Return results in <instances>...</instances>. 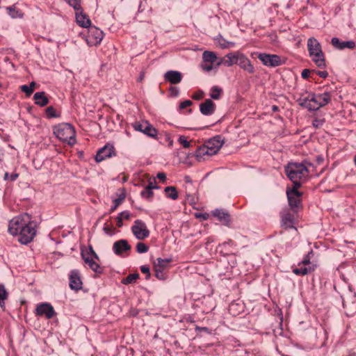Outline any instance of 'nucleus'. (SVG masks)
<instances>
[{
    "label": "nucleus",
    "instance_id": "obj_1",
    "mask_svg": "<svg viewBox=\"0 0 356 356\" xmlns=\"http://www.w3.org/2000/svg\"><path fill=\"white\" fill-rule=\"evenodd\" d=\"M36 224L31 220L30 215H23L13 218L8 225V232L13 236H19L18 241L26 245L33 239L36 234Z\"/></svg>",
    "mask_w": 356,
    "mask_h": 356
},
{
    "label": "nucleus",
    "instance_id": "obj_2",
    "mask_svg": "<svg viewBox=\"0 0 356 356\" xmlns=\"http://www.w3.org/2000/svg\"><path fill=\"white\" fill-rule=\"evenodd\" d=\"M312 164L307 161L302 163H289L285 167V172L288 178L293 182L296 187H300L302 181L309 177V166Z\"/></svg>",
    "mask_w": 356,
    "mask_h": 356
},
{
    "label": "nucleus",
    "instance_id": "obj_3",
    "mask_svg": "<svg viewBox=\"0 0 356 356\" xmlns=\"http://www.w3.org/2000/svg\"><path fill=\"white\" fill-rule=\"evenodd\" d=\"M223 145L220 136L213 137L209 140L207 143L199 147L195 151V156L197 161H201L204 159V156H212L216 154Z\"/></svg>",
    "mask_w": 356,
    "mask_h": 356
},
{
    "label": "nucleus",
    "instance_id": "obj_4",
    "mask_svg": "<svg viewBox=\"0 0 356 356\" xmlns=\"http://www.w3.org/2000/svg\"><path fill=\"white\" fill-rule=\"evenodd\" d=\"M54 134L60 140L73 145L76 143V131L69 123L59 124L54 127Z\"/></svg>",
    "mask_w": 356,
    "mask_h": 356
},
{
    "label": "nucleus",
    "instance_id": "obj_5",
    "mask_svg": "<svg viewBox=\"0 0 356 356\" xmlns=\"http://www.w3.org/2000/svg\"><path fill=\"white\" fill-rule=\"evenodd\" d=\"M307 48L309 56L315 64L321 68L325 67V60L324 54L321 49V46L318 40L314 38H309L307 40Z\"/></svg>",
    "mask_w": 356,
    "mask_h": 356
},
{
    "label": "nucleus",
    "instance_id": "obj_6",
    "mask_svg": "<svg viewBox=\"0 0 356 356\" xmlns=\"http://www.w3.org/2000/svg\"><path fill=\"white\" fill-rule=\"evenodd\" d=\"M331 100L330 93L324 92L323 94H310V103L307 109L309 111H317L320 108L327 104Z\"/></svg>",
    "mask_w": 356,
    "mask_h": 356
},
{
    "label": "nucleus",
    "instance_id": "obj_7",
    "mask_svg": "<svg viewBox=\"0 0 356 356\" xmlns=\"http://www.w3.org/2000/svg\"><path fill=\"white\" fill-rule=\"evenodd\" d=\"M131 231L135 237L138 240H144L149 236L150 233L146 224L140 220L134 221Z\"/></svg>",
    "mask_w": 356,
    "mask_h": 356
},
{
    "label": "nucleus",
    "instance_id": "obj_8",
    "mask_svg": "<svg viewBox=\"0 0 356 356\" xmlns=\"http://www.w3.org/2000/svg\"><path fill=\"white\" fill-rule=\"evenodd\" d=\"M86 42L90 46H96L100 44L104 37V33L97 27L90 26Z\"/></svg>",
    "mask_w": 356,
    "mask_h": 356
},
{
    "label": "nucleus",
    "instance_id": "obj_9",
    "mask_svg": "<svg viewBox=\"0 0 356 356\" xmlns=\"http://www.w3.org/2000/svg\"><path fill=\"white\" fill-rule=\"evenodd\" d=\"M156 261V262H154V275L159 280H165L166 275L164 273V269L167 267L168 264L171 262L172 259L158 258Z\"/></svg>",
    "mask_w": 356,
    "mask_h": 356
},
{
    "label": "nucleus",
    "instance_id": "obj_10",
    "mask_svg": "<svg viewBox=\"0 0 356 356\" xmlns=\"http://www.w3.org/2000/svg\"><path fill=\"white\" fill-rule=\"evenodd\" d=\"M134 127L136 130L139 131L151 138H156L157 136V130L147 121L135 122Z\"/></svg>",
    "mask_w": 356,
    "mask_h": 356
},
{
    "label": "nucleus",
    "instance_id": "obj_11",
    "mask_svg": "<svg viewBox=\"0 0 356 356\" xmlns=\"http://www.w3.org/2000/svg\"><path fill=\"white\" fill-rule=\"evenodd\" d=\"M298 188L293 186L291 189L286 191L289 204L292 209L298 207L301 203L300 196L302 193L298 191Z\"/></svg>",
    "mask_w": 356,
    "mask_h": 356
},
{
    "label": "nucleus",
    "instance_id": "obj_12",
    "mask_svg": "<svg viewBox=\"0 0 356 356\" xmlns=\"http://www.w3.org/2000/svg\"><path fill=\"white\" fill-rule=\"evenodd\" d=\"M258 58L268 67H277L282 64L280 57L275 54H259Z\"/></svg>",
    "mask_w": 356,
    "mask_h": 356
},
{
    "label": "nucleus",
    "instance_id": "obj_13",
    "mask_svg": "<svg viewBox=\"0 0 356 356\" xmlns=\"http://www.w3.org/2000/svg\"><path fill=\"white\" fill-rule=\"evenodd\" d=\"M35 314L50 319L56 314L54 307L49 303H42L37 306Z\"/></svg>",
    "mask_w": 356,
    "mask_h": 356
},
{
    "label": "nucleus",
    "instance_id": "obj_14",
    "mask_svg": "<svg viewBox=\"0 0 356 356\" xmlns=\"http://www.w3.org/2000/svg\"><path fill=\"white\" fill-rule=\"evenodd\" d=\"M70 287L72 290L78 291L83 287V282L81 278L80 273L78 270H72L70 276Z\"/></svg>",
    "mask_w": 356,
    "mask_h": 356
},
{
    "label": "nucleus",
    "instance_id": "obj_15",
    "mask_svg": "<svg viewBox=\"0 0 356 356\" xmlns=\"http://www.w3.org/2000/svg\"><path fill=\"white\" fill-rule=\"evenodd\" d=\"M115 154V152L113 145L107 144L98 150L95 156V160L97 162L99 163Z\"/></svg>",
    "mask_w": 356,
    "mask_h": 356
},
{
    "label": "nucleus",
    "instance_id": "obj_16",
    "mask_svg": "<svg viewBox=\"0 0 356 356\" xmlns=\"http://www.w3.org/2000/svg\"><path fill=\"white\" fill-rule=\"evenodd\" d=\"M236 58H238L236 64H238L241 69L248 72L249 74L254 73V67L245 55L239 51Z\"/></svg>",
    "mask_w": 356,
    "mask_h": 356
},
{
    "label": "nucleus",
    "instance_id": "obj_17",
    "mask_svg": "<svg viewBox=\"0 0 356 356\" xmlns=\"http://www.w3.org/2000/svg\"><path fill=\"white\" fill-rule=\"evenodd\" d=\"M76 22L79 26L88 28L91 25V21L88 16L83 12V9L75 11Z\"/></svg>",
    "mask_w": 356,
    "mask_h": 356
},
{
    "label": "nucleus",
    "instance_id": "obj_18",
    "mask_svg": "<svg viewBox=\"0 0 356 356\" xmlns=\"http://www.w3.org/2000/svg\"><path fill=\"white\" fill-rule=\"evenodd\" d=\"M332 45L337 49L343 50L346 48L353 49L355 47V42L353 40L341 42L338 38H332Z\"/></svg>",
    "mask_w": 356,
    "mask_h": 356
},
{
    "label": "nucleus",
    "instance_id": "obj_19",
    "mask_svg": "<svg viewBox=\"0 0 356 356\" xmlns=\"http://www.w3.org/2000/svg\"><path fill=\"white\" fill-rule=\"evenodd\" d=\"M131 250V245L125 239L119 240L113 243V250L117 255H121L124 252Z\"/></svg>",
    "mask_w": 356,
    "mask_h": 356
},
{
    "label": "nucleus",
    "instance_id": "obj_20",
    "mask_svg": "<svg viewBox=\"0 0 356 356\" xmlns=\"http://www.w3.org/2000/svg\"><path fill=\"white\" fill-rule=\"evenodd\" d=\"M164 79L171 84H178L182 80V74L179 71L169 70L164 74Z\"/></svg>",
    "mask_w": 356,
    "mask_h": 356
},
{
    "label": "nucleus",
    "instance_id": "obj_21",
    "mask_svg": "<svg viewBox=\"0 0 356 356\" xmlns=\"http://www.w3.org/2000/svg\"><path fill=\"white\" fill-rule=\"evenodd\" d=\"M216 110V104L210 99H206L203 103L200 104V111L204 115H211Z\"/></svg>",
    "mask_w": 356,
    "mask_h": 356
},
{
    "label": "nucleus",
    "instance_id": "obj_22",
    "mask_svg": "<svg viewBox=\"0 0 356 356\" xmlns=\"http://www.w3.org/2000/svg\"><path fill=\"white\" fill-rule=\"evenodd\" d=\"M211 214L225 225L228 226L229 225L230 216L227 211L220 209H216L211 211Z\"/></svg>",
    "mask_w": 356,
    "mask_h": 356
},
{
    "label": "nucleus",
    "instance_id": "obj_23",
    "mask_svg": "<svg viewBox=\"0 0 356 356\" xmlns=\"http://www.w3.org/2000/svg\"><path fill=\"white\" fill-rule=\"evenodd\" d=\"M238 54L239 51L227 54L224 58H220V60L218 61L217 65H219L221 63H223L225 65L230 67L234 64H236L238 60L236 57H238Z\"/></svg>",
    "mask_w": 356,
    "mask_h": 356
},
{
    "label": "nucleus",
    "instance_id": "obj_24",
    "mask_svg": "<svg viewBox=\"0 0 356 356\" xmlns=\"http://www.w3.org/2000/svg\"><path fill=\"white\" fill-rule=\"evenodd\" d=\"M310 94L307 91H303L298 94L296 101L301 107L307 108L310 103Z\"/></svg>",
    "mask_w": 356,
    "mask_h": 356
},
{
    "label": "nucleus",
    "instance_id": "obj_25",
    "mask_svg": "<svg viewBox=\"0 0 356 356\" xmlns=\"http://www.w3.org/2000/svg\"><path fill=\"white\" fill-rule=\"evenodd\" d=\"M35 104L40 106H44L49 103V99L45 95L44 92H38L33 95Z\"/></svg>",
    "mask_w": 356,
    "mask_h": 356
},
{
    "label": "nucleus",
    "instance_id": "obj_26",
    "mask_svg": "<svg viewBox=\"0 0 356 356\" xmlns=\"http://www.w3.org/2000/svg\"><path fill=\"white\" fill-rule=\"evenodd\" d=\"M282 227H284L285 228H293L294 224L293 216L289 213H286L282 214Z\"/></svg>",
    "mask_w": 356,
    "mask_h": 356
},
{
    "label": "nucleus",
    "instance_id": "obj_27",
    "mask_svg": "<svg viewBox=\"0 0 356 356\" xmlns=\"http://www.w3.org/2000/svg\"><path fill=\"white\" fill-rule=\"evenodd\" d=\"M202 58L204 63H209L213 64L215 63H218V60L216 54L213 51H205L202 54Z\"/></svg>",
    "mask_w": 356,
    "mask_h": 356
},
{
    "label": "nucleus",
    "instance_id": "obj_28",
    "mask_svg": "<svg viewBox=\"0 0 356 356\" xmlns=\"http://www.w3.org/2000/svg\"><path fill=\"white\" fill-rule=\"evenodd\" d=\"M166 196L173 200L178 198V192L175 186H167L164 190Z\"/></svg>",
    "mask_w": 356,
    "mask_h": 356
},
{
    "label": "nucleus",
    "instance_id": "obj_29",
    "mask_svg": "<svg viewBox=\"0 0 356 356\" xmlns=\"http://www.w3.org/2000/svg\"><path fill=\"white\" fill-rule=\"evenodd\" d=\"M215 40L222 49H227L234 46V42H228L222 36L217 37Z\"/></svg>",
    "mask_w": 356,
    "mask_h": 356
},
{
    "label": "nucleus",
    "instance_id": "obj_30",
    "mask_svg": "<svg viewBox=\"0 0 356 356\" xmlns=\"http://www.w3.org/2000/svg\"><path fill=\"white\" fill-rule=\"evenodd\" d=\"M126 195L127 193L124 188H119L116 193L118 197L113 200V203H117V205H120L125 199Z\"/></svg>",
    "mask_w": 356,
    "mask_h": 356
},
{
    "label": "nucleus",
    "instance_id": "obj_31",
    "mask_svg": "<svg viewBox=\"0 0 356 356\" xmlns=\"http://www.w3.org/2000/svg\"><path fill=\"white\" fill-rule=\"evenodd\" d=\"M81 257H82L83 261H85V259H90L92 258H95L96 259H99V257L95 253V252L94 251V250L92 249V248L91 246L90 247L88 251H87L86 252L83 251L81 252Z\"/></svg>",
    "mask_w": 356,
    "mask_h": 356
},
{
    "label": "nucleus",
    "instance_id": "obj_32",
    "mask_svg": "<svg viewBox=\"0 0 356 356\" xmlns=\"http://www.w3.org/2000/svg\"><path fill=\"white\" fill-rule=\"evenodd\" d=\"M312 268H307L305 266H302L300 265L298 268H295L293 269V273L298 275H307L309 272H311Z\"/></svg>",
    "mask_w": 356,
    "mask_h": 356
},
{
    "label": "nucleus",
    "instance_id": "obj_33",
    "mask_svg": "<svg viewBox=\"0 0 356 356\" xmlns=\"http://www.w3.org/2000/svg\"><path fill=\"white\" fill-rule=\"evenodd\" d=\"M222 93V88L218 86H213L211 89L210 97L213 99H219Z\"/></svg>",
    "mask_w": 356,
    "mask_h": 356
},
{
    "label": "nucleus",
    "instance_id": "obj_34",
    "mask_svg": "<svg viewBox=\"0 0 356 356\" xmlns=\"http://www.w3.org/2000/svg\"><path fill=\"white\" fill-rule=\"evenodd\" d=\"M8 293L6 291L4 285L0 284V306L2 307L5 305V300L8 298Z\"/></svg>",
    "mask_w": 356,
    "mask_h": 356
},
{
    "label": "nucleus",
    "instance_id": "obj_35",
    "mask_svg": "<svg viewBox=\"0 0 356 356\" xmlns=\"http://www.w3.org/2000/svg\"><path fill=\"white\" fill-rule=\"evenodd\" d=\"M139 278L138 273L129 274L127 277L122 280L123 284H129L135 282L137 279Z\"/></svg>",
    "mask_w": 356,
    "mask_h": 356
},
{
    "label": "nucleus",
    "instance_id": "obj_36",
    "mask_svg": "<svg viewBox=\"0 0 356 356\" xmlns=\"http://www.w3.org/2000/svg\"><path fill=\"white\" fill-rule=\"evenodd\" d=\"M238 307H240L241 310H243V307L240 305L238 303L232 302L229 306V312L231 314L235 316L240 313V311Z\"/></svg>",
    "mask_w": 356,
    "mask_h": 356
},
{
    "label": "nucleus",
    "instance_id": "obj_37",
    "mask_svg": "<svg viewBox=\"0 0 356 356\" xmlns=\"http://www.w3.org/2000/svg\"><path fill=\"white\" fill-rule=\"evenodd\" d=\"M7 10L8 11L9 15L13 18L22 17L23 16V14L17 10L15 6L8 7Z\"/></svg>",
    "mask_w": 356,
    "mask_h": 356
},
{
    "label": "nucleus",
    "instance_id": "obj_38",
    "mask_svg": "<svg viewBox=\"0 0 356 356\" xmlns=\"http://www.w3.org/2000/svg\"><path fill=\"white\" fill-rule=\"evenodd\" d=\"M140 195L148 200H152L154 196V193L151 189V186H146L145 189L141 191Z\"/></svg>",
    "mask_w": 356,
    "mask_h": 356
},
{
    "label": "nucleus",
    "instance_id": "obj_39",
    "mask_svg": "<svg viewBox=\"0 0 356 356\" xmlns=\"http://www.w3.org/2000/svg\"><path fill=\"white\" fill-rule=\"evenodd\" d=\"M67 2L75 11L82 8L81 5V0H67Z\"/></svg>",
    "mask_w": 356,
    "mask_h": 356
},
{
    "label": "nucleus",
    "instance_id": "obj_40",
    "mask_svg": "<svg viewBox=\"0 0 356 356\" xmlns=\"http://www.w3.org/2000/svg\"><path fill=\"white\" fill-rule=\"evenodd\" d=\"M149 250V247L143 243H138L136 245V251L138 253H145Z\"/></svg>",
    "mask_w": 356,
    "mask_h": 356
},
{
    "label": "nucleus",
    "instance_id": "obj_41",
    "mask_svg": "<svg viewBox=\"0 0 356 356\" xmlns=\"http://www.w3.org/2000/svg\"><path fill=\"white\" fill-rule=\"evenodd\" d=\"M88 266L94 272L97 273H102V268L95 260L92 261Z\"/></svg>",
    "mask_w": 356,
    "mask_h": 356
},
{
    "label": "nucleus",
    "instance_id": "obj_42",
    "mask_svg": "<svg viewBox=\"0 0 356 356\" xmlns=\"http://www.w3.org/2000/svg\"><path fill=\"white\" fill-rule=\"evenodd\" d=\"M88 266L94 272L97 273H102V268L95 260L92 261Z\"/></svg>",
    "mask_w": 356,
    "mask_h": 356
},
{
    "label": "nucleus",
    "instance_id": "obj_43",
    "mask_svg": "<svg viewBox=\"0 0 356 356\" xmlns=\"http://www.w3.org/2000/svg\"><path fill=\"white\" fill-rule=\"evenodd\" d=\"M313 254V251L311 250L308 252V254L304 257L301 262L298 264V266L300 265H308L310 264L311 255Z\"/></svg>",
    "mask_w": 356,
    "mask_h": 356
},
{
    "label": "nucleus",
    "instance_id": "obj_44",
    "mask_svg": "<svg viewBox=\"0 0 356 356\" xmlns=\"http://www.w3.org/2000/svg\"><path fill=\"white\" fill-rule=\"evenodd\" d=\"M21 90L24 92L27 97L31 96V95L33 92V89H31V87H29L27 85H22L21 87Z\"/></svg>",
    "mask_w": 356,
    "mask_h": 356
},
{
    "label": "nucleus",
    "instance_id": "obj_45",
    "mask_svg": "<svg viewBox=\"0 0 356 356\" xmlns=\"http://www.w3.org/2000/svg\"><path fill=\"white\" fill-rule=\"evenodd\" d=\"M178 141L185 148H188L190 147V142L187 140L186 138L184 136H179Z\"/></svg>",
    "mask_w": 356,
    "mask_h": 356
},
{
    "label": "nucleus",
    "instance_id": "obj_46",
    "mask_svg": "<svg viewBox=\"0 0 356 356\" xmlns=\"http://www.w3.org/2000/svg\"><path fill=\"white\" fill-rule=\"evenodd\" d=\"M46 113L49 118H56L58 116L56 113V110L52 106H49L47 108Z\"/></svg>",
    "mask_w": 356,
    "mask_h": 356
},
{
    "label": "nucleus",
    "instance_id": "obj_47",
    "mask_svg": "<svg viewBox=\"0 0 356 356\" xmlns=\"http://www.w3.org/2000/svg\"><path fill=\"white\" fill-rule=\"evenodd\" d=\"M18 177V174L14 173L10 175L8 172H6L4 174V179L5 180H10L14 181Z\"/></svg>",
    "mask_w": 356,
    "mask_h": 356
},
{
    "label": "nucleus",
    "instance_id": "obj_48",
    "mask_svg": "<svg viewBox=\"0 0 356 356\" xmlns=\"http://www.w3.org/2000/svg\"><path fill=\"white\" fill-rule=\"evenodd\" d=\"M140 270L143 273L146 274V279L148 280L150 277L149 268L147 266H141Z\"/></svg>",
    "mask_w": 356,
    "mask_h": 356
},
{
    "label": "nucleus",
    "instance_id": "obj_49",
    "mask_svg": "<svg viewBox=\"0 0 356 356\" xmlns=\"http://www.w3.org/2000/svg\"><path fill=\"white\" fill-rule=\"evenodd\" d=\"M324 122V120L322 119H315L313 120L312 125L315 128H320L323 126Z\"/></svg>",
    "mask_w": 356,
    "mask_h": 356
},
{
    "label": "nucleus",
    "instance_id": "obj_50",
    "mask_svg": "<svg viewBox=\"0 0 356 356\" xmlns=\"http://www.w3.org/2000/svg\"><path fill=\"white\" fill-rule=\"evenodd\" d=\"M201 67L204 70H205L207 72H209L213 69V64L209 63H203L201 65Z\"/></svg>",
    "mask_w": 356,
    "mask_h": 356
},
{
    "label": "nucleus",
    "instance_id": "obj_51",
    "mask_svg": "<svg viewBox=\"0 0 356 356\" xmlns=\"http://www.w3.org/2000/svg\"><path fill=\"white\" fill-rule=\"evenodd\" d=\"M193 104V102L191 101V100H185L182 102L180 103L179 104V108L180 109H184L188 106H191Z\"/></svg>",
    "mask_w": 356,
    "mask_h": 356
},
{
    "label": "nucleus",
    "instance_id": "obj_52",
    "mask_svg": "<svg viewBox=\"0 0 356 356\" xmlns=\"http://www.w3.org/2000/svg\"><path fill=\"white\" fill-rule=\"evenodd\" d=\"M209 213H196L195 214V216L197 218H202L203 220H207L208 218H209Z\"/></svg>",
    "mask_w": 356,
    "mask_h": 356
},
{
    "label": "nucleus",
    "instance_id": "obj_53",
    "mask_svg": "<svg viewBox=\"0 0 356 356\" xmlns=\"http://www.w3.org/2000/svg\"><path fill=\"white\" fill-rule=\"evenodd\" d=\"M130 213L127 211H122L119 213L118 216L123 219L129 220L130 218Z\"/></svg>",
    "mask_w": 356,
    "mask_h": 356
},
{
    "label": "nucleus",
    "instance_id": "obj_54",
    "mask_svg": "<svg viewBox=\"0 0 356 356\" xmlns=\"http://www.w3.org/2000/svg\"><path fill=\"white\" fill-rule=\"evenodd\" d=\"M311 73V70L309 69H305L302 70L301 73V76L302 79H307Z\"/></svg>",
    "mask_w": 356,
    "mask_h": 356
},
{
    "label": "nucleus",
    "instance_id": "obj_55",
    "mask_svg": "<svg viewBox=\"0 0 356 356\" xmlns=\"http://www.w3.org/2000/svg\"><path fill=\"white\" fill-rule=\"evenodd\" d=\"M147 186H151L152 190L154 188H159L155 179H154L152 181H149Z\"/></svg>",
    "mask_w": 356,
    "mask_h": 356
},
{
    "label": "nucleus",
    "instance_id": "obj_56",
    "mask_svg": "<svg viewBox=\"0 0 356 356\" xmlns=\"http://www.w3.org/2000/svg\"><path fill=\"white\" fill-rule=\"evenodd\" d=\"M157 178L162 181L163 182H165L166 179V175L164 172H159L157 174Z\"/></svg>",
    "mask_w": 356,
    "mask_h": 356
},
{
    "label": "nucleus",
    "instance_id": "obj_57",
    "mask_svg": "<svg viewBox=\"0 0 356 356\" xmlns=\"http://www.w3.org/2000/svg\"><path fill=\"white\" fill-rule=\"evenodd\" d=\"M103 229L106 234H112V228L110 226L106 225L104 227Z\"/></svg>",
    "mask_w": 356,
    "mask_h": 356
},
{
    "label": "nucleus",
    "instance_id": "obj_58",
    "mask_svg": "<svg viewBox=\"0 0 356 356\" xmlns=\"http://www.w3.org/2000/svg\"><path fill=\"white\" fill-rule=\"evenodd\" d=\"M318 75L321 78H326L328 76V73L326 71H318L317 72Z\"/></svg>",
    "mask_w": 356,
    "mask_h": 356
},
{
    "label": "nucleus",
    "instance_id": "obj_59",
    "mask_svg": "<svg viewBox=\"0 0 356 356\" xmlns=\"http://www.w3.org/2000/svg\"><path fill=\"white\" fill-rule=\"evenodd\" d=\"M116 220H117V226L118 227H121L123 225L122 218L118 216V217L116 218Z\"/></svg>",
    "mask_w": 356,
    "mask_h": 356
},
{
    "label": "nucleus",
    "instance_id": "obj_60",
    "mask_svg": "<svg viewBox=\"0 0 356 356\" xmlns=\"http://www.w3.org/2000/svg\"><path fill=\"white\" fill-rule=\"evenodd\" d=\"M170 90L176 96L179 94V90L176 87H171Z\"/></svg>",
    "mask_w": 356,
    "mask_h": 356
},
{
    "label": "nucleus",
    "instance_id": "obj_61",
    "mask_svg": "<svg viewBox=\"0 0 356 356\" xmlns=\"http://www.w3.org/2000/svg\"><path fill=\"white\" fill-rule=\"evenodd\" d=\"M197 330L204 331L209 333V329L206 327H196Z\"/></svg>",
    "mask_w": 356,
    "mask_h": 356
},
{
    "label": "nucleus",
    "instance_id": "obj_62",
    "mask_svg": "<svg viewBox=\"0 0 356 356\" xmlns=\"http://www.w3.org/2000/svg\"><path fill=\"white\" fill-rule=\"evenodd\" d=\"M144 77H145V72L143 71L140 74V76H139V77L138 79V82L143 81V80L144 79Z\"/></svg>",
    "mask_w": 356,
    "mask_h": 356
},
{
    "label": "nucleus",
    "instance_id": "obj_63",
    "mask_svg": "<svg viewBox=\"0 0 356 356\" xmlns=\"http://www.w3.org/2000/svg\"><path fill=\"white\" fill-rule=\"evenodd\" d=\"M202 95L201 93L200 94H194L193 95V98L195 99H197V100L202 99Z\"/></svg>",
    "mask_w": 356,
    "mask_h": 356
},
{
    "label": "nucleus",
    "instance_id": "obj_64",
    "mask_svg": "<svg viewBox=\"0 0 356 356\" xmlns=\"http://www.w3.org/2000/svg\"><path fill=\"white\" fill-rule=\"evenodd\" d=\"M279 110H280V108H279L277 106H276V105H273V106H272V111H273V112H277V111H278Z\"/></svg>",
    "mask_w": 356,
    "mask_h": 356
}]
</instances>
